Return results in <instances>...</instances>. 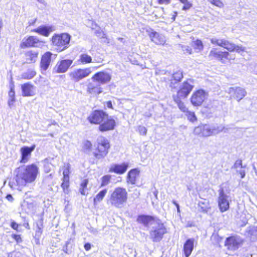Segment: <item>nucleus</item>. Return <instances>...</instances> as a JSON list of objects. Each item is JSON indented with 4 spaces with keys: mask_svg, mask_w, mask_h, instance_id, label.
Listing matches in <instances>:
<instances>
[{
    "mask_svg": "<svg viewBox=\"0 0 257 257\" xmlns=\"http://www.w3.org/2000/svg\"><path fill=\"white\" fill-rule=\"evenodd\" d=\"M16 181L19 185H25L34 181L39 172L38 167L34 164L22 166L17 168Z\"/></svg>",
    "mask_w": 257,
    "mask_h": 257,
    "instance_id": "1",
    "label": "nucleus"
},
{
    "mask_svg": "<svg viewBox=\"0 0 257 257\" xmlns=\"http://www.w3.org/2000/svg\"><path fill=\"white\" fill-rule=\"evenodd\" d=\"M127 199V193L126 189L122 187H117L111 193L109 200L112 206L120 208L126 202Z\"/></svg>",
    "mask_w": 257,
    "mask_h": 257,
    "instance_id": "2",
    "label": "nucleus"
},
{
    "mask_svg": "<svg viewBox=\"0 0 257 257\" xmlns=\"http://www.w3.org/2000/svg\"><path fill=\"white\" fill-rule=\"evenodd\" d=\"M151 224L152 227L150 231V238L154 242H159L167 232L166 228L160 219H156L155 222Z\"/></svg>",
    "mask_w": 257,
    "mask_h": 257,
    "instance_id": "3",
    "label": "nucleus"
},
{
    "mask_svg": "<svg viewBox=\"0 0 257 257\" xmlns=\"http://www.w3.org/2000/svg\"><path fill=\"white\" fill-rule=\"evenodd\" d=\"M71 36L67 33L55 34L51 38L52 44L57 47V50L61 52L69 47Z\"/></svg>",
    "mask_w": 257,
    "mask_h": 257,
    "instance_id": "4",
    "label": "nucleus"
},
{
    "mask_svg": "<svg viewBox=\"0 0 257 257\" xmlns=\"http://www.w3.org/2000/svg\"><path fill=\"white\" fill-rule=\"evenodd\" d=\"M98 153L93 152L96 159L99 160L104 158L108 153L110 148L108 141L103 137H99L97 140Z\"/></svg>",
    "mask_w": 257,
    "mask_h": 257,
    "instance_id": "5",
    "label": "nucleus"
},
{
    "mask_svg": "<svg viewBox=\"0 0 257 257\" xmlns=\"http://www.w3.org/2000/svg\"><path fill=\"white\" fill-rule=\"evenodd\" d=\"M194 87V81L192 79H188L182 83L180 86L176 95L174 96L186 98L189 95Z\"/></svg>",
    "mask_w": 257,
    "mask_h": 257,
    "instance_id": "6",
    "label": "nucleus"
},
{
    "mask_svg": "<svg viewBox=\"0 0 257 257\" xmlns=\"http://www.w3.org/2000/svg\"><path fill=\"white\" fill-rule=\"evenodd\" d=\"M208 56L211 59L217 60L222 63H224L226 60H229L231 59L229 57L230 54L228 52L220 51L216 48H213L210 50Z\"/></svg>",
    "mask_w": 257,
    "mask_h": 257,
    "instance_id": "7",
    "label": "nucleus"
},
{
    "mask_svg": "<svg viewBox=\"0 0 257 257\" xmlns=\"http://www.w3.org/2000/svg\"><path fill=\"white\" fill-rule=\"evenodd\" d=\"M219 197L218 199V207L220 211L221 212H225L229 209V196L226 194L224 192L223 188H220L218 190Z\"/></svg>",
    "mask_w": 257,
    "mask_h": 257,
    "instance_id": "8",
    "label": "nucleus"
},
{
    "mask_svg": "<svg viewBox=\"0 0 257 257\" xmlns=\"http://www.w3.org/2000/svg\"><path fill=\"white\" fill-rule=\"evenodd\" d=\"M107 114L102 110H95L92 112L87 119L91 123L99 124L105 120Z\"/></svg>",
    "mask_w": 257,
    "mask_h": 257,
    "instance_id": "9",
    "label": "nucleus"
},
{
    "mask_svg": "<svg viewBox=\"0 0 257 257\" xmlns=\"http://www.w3.org/2000/svg\"><path fill=\"white\" fill-rule=\"evenodd\" d=\"M207 97V93L203 89H199L193 93L191 97V102L194 106H200Z\"/></svg>",
    "mask_w": 257,
    "mask_h": 257,
    "instance_id": "10",
    "label": "nucleus"
},
{
    "mask_svg": "<svg viewBox=\"0 0 257 257\" xmlns=\"http://www.w3.org/2000/svg\"><path fill=\"white\" fill-rule=\"evenodd\" d=\"M91 72L90 68L77 69L70 72L69 75L75 82H78L80 80L87 77Z\"/></svg>",
    "mask_w": 257,
    "mask_h": 257,
    "instance_id": "11",
    "label": "nucleus"
},
{
    "mask_svg": "<svg viewBox=\"0 0 257 257\" xmlns=\"http://www.w3.org/2000/svg\"><path fill=\"white\" fill-rule=\"evenodd\" d=\"M242 239L238 235H232L227 237L225 242V245L230 250H236L242 243Z\"/></svg>",
    "mask_w": 257,
    "mask_h": 257,
    "instance_id": "12",
    "label": "nucleus"
},
{
    "mask_svg": "<svg viewBox=\"0 0 257 257\" xmlns=\"http://www.w3.org/2000/svg\"><path fill=\"white\" fill-rule=\"evenodd\" d=\"M227 92L238 101L241 100L247 94L245 89L240 87H232L228 88Z\"/></svg>",
    "mask_w": 257,
    "mask_h": 257,
    "instance_id": "13",
    "label": "nucleus"
},
{
    "mask_svg": "<svg viewBox=\"0 0 257 257\" xmlns=\"http://www.w3.org/2000/svg\"><path fill=\"white\" fill-rule=\"evenodd\" d=\"M194 134L203 137L211 136L210 125L208 124H201L194 128Z\"/></svg>",
    "mask_w": 257,
    "mask_h": 257,
    "instance_id": "14",
    "label": "nucleus"
},
{
    "mask_svg": "<svg viewBox=\"0 0 257 257\" xmlns=\"http://www.w3.org/2000/svg\"><path fill=\"white\" fill-rule=\"evenodd\" d=\"M115 126V120L111 116L107 115V116L105 118V120H103L99 125V130L102 132H106L113 130Z\"/></svg>",
    "mask_w": 257,
    "mask_h": 257,
    "instance_id": "15",
    "label": "nucleus"
},
{
    "mask_svg": "<svg viewBox=\"0 0 257 257\" xmlns=\"http://www.w3.org/2000/svg\"><path fill=\"white\" fill-rule=\"evenodd\" d=\"M111 78V75L108 73L104 71L96 73L91 78L93 81H96L101 84L109 82Z\"/></svg>",
    "mask_w": 257,
    "mask_h": 257,
    "instance_id": "16",
    "label": "nucleus"
},
{
    "mask_svg": "<svg viewBox=\"0 0 257 257\" xmlns=\"http://www.w3.org/2000/svg\"><path fill=\"white\" fill-rule=\"evenodd\" d=\"M41 41L36 36H31L27 38H24L21 44V47L25 48L31 47H37V44Z\"/></svg>",
    "mask_w": 257,
    "mask_h": 257,
    "instance_id": "17",
    "label": "nucleus"
},
{
    "mask_svg": "<svg viewBox=\"0 0 257 257\" xmlns=\"http://www.w3.org/2000/svg\"><path fill=\"white\" fill-rule=\"evenodd\" d=\"M73 60L65 59L58 62L55 66L54 69L58 73L66 72L70 65L72 64Z\"/></svg>",
    "mask_w": 257,
    "mask_h": 257,
    "instance_id": "18",
    "label": "nucleus"
},
{
    "mask_svg": "<svg viewBox=\"0 0 257 257\" xmlns=\"http://www.w3.org/2000/svg\"><path fill=\"white\" fill-rule=\"evenodd\" d=\"M195 239L194 238H188L183 244V251L185 257H189L194 248Z\"/></svg>",
    "mask_w": 257,
    "mask_h": 257,
    "instance_id": "19",
    "label": "nucleus"
},
{
    "mask_svg": "<svg viewBox=\"0 0 257 257\" xmlns=\"http://www.w3.org/2000/svg\"><path fill=\"white\" fill-rule=\"evenodd\" d=\"M52 53L50 51L45 52L42 56L40 61V68L43 71H46L49 68L51 61Z\"/></svg>",
    "mask_w": 257,
    "mask_h": 257,
    "instance_id": "20",
    "label": "nucleus"
},
{
    "mask_svg": "<svg viewBox=\"0 0 257 257\" xmlns=\"http://www.w3.org/2000/svg\"><path fill=\"white\" fill-rule=\"evenodd\" d=\"M54 30L52 25H41L36 29H32L31 32L37 33L45 37H48L50 34Z\"/></svg>",
    "mask_w": 257,
    "mask_h": 257,
    "instance_id": "21",
    "label": "nucleus"
},
{
    "mask_svg": "<svg viewBox=\"0 0 257 257\" xmlns=\"http://www.w3.org/2000/svg\"><path fill=\"white\" fill-rule=\"evenodd\" d=\"M128 164L127 163H123L121 164H113L110 165L109 172H113L117 174L124 173L127 169Z\"/></svg>",
    "mask_w": 257,
    "mask_h": 257,
    "instance_id": "22",
    "label": "nucleus"
},
{
    "mask_svg": "<svg viewBox=\"0 0 257 257\" xmlns=\"http://www.w3.org/2000/svg\"><path fill=\"white\" fill-rule=\"evenodd\" d=\"M35 87L30 82L21 85L22 96L24 97L32 96L35 94Z\"/></svg>",
    "mask_w": 257,
    "mask_h": 257,
    "instance_id": "23",
    "label": "nucleus"
},
{
    "mask_svg": "<svg viewBox=\"0 0 257 257\" xmlns=\"http://www.w3.org/2000/svg\"><path fill=\"white\" fill-rule=\"evenodd\" d=\"M156 217L152 215L142 214L138 216L137 221L139 223L143 224L145 227H148L150 224L155 222Z\"/></svg>",
    "mask_w": 257,
    "mask_h": 257,
    "instance_id": "24",
    "label": "nucleus"
},
{
    "mask_svg": "<svg viewBox=\"0 0 257 257\" xmlns=\"http://www.w3.org/2000/svg\"><path fill=\"white\" fill-rule=\"evenodd\" d=\"M35 145L29 147L27 146H24L21 149V159L20 162L22 163H25L29 160V157L31 155V153L34 151L35 149Z\"/></svg>",
    "mask_w": 257,
    "mask_h": 257,
    "instance_id": "25",
    "label": "nucleus"
},
{
    "mask_svg": "<svg viewBox=\"0 0 257 257\" xmlns=\"http://www.w3.org/2000/svg\"><path fill=\"white\" fill-rule=\"evenodd\" d=\"M151 40L157 45H164L166 42L163 35L159 34L156 31H153L149 34Z\"/></svg>",
    "mask_w": 257,
    "mask_h": 257,
    "instance_id": "26",
    "label": "nucleus"
},
{
    "mask_svg": "<svg viewBox=\"0 0 257 257\" xmlns=\"http://www.w3.org/2000/svg\"><path fill=\"white\" fill-rule=\"evenodd\" d=\"M26 63L31 64L35 63L37 59L38 52L33 50H30L25 52L24 53Z\"/></svg>",
    "mask_w": 257,
    "mask_h": 257,
    "instance_id": "27",
    "label": "nucleus"
},
{
    "mask_svg": "<svg viewBox=\"0 0 257 257\" xmlns=\"http://www.w3.org/2000/svg\"><path fill=\"white\" fill-rule=\"evenodd\" d=\"M244 235L250 238L251 241H254L257 240V227L250 226L246 229Z\"/></svg>",
    "mask_w": 257,
    "mask_h": 257,
    "instance_id": "28",
    "label": "nucleus"
},
{
    "mask_svg": "<svg viewBox=\"0 0 257 257\" xmlns=\"http://www.w3.org/2000/svg\"><path fill=\"white\" fill-rule=\"evenodd\" d=\"M228 131V128L225 127L224 125L220 124L218 125L212 124L210 125V132L211 133V136H215L221 132H223L224 133H227Z\"/></svg>",
    "mask_w": 257,
    "mask_h": 257,
    "instance_id": "29",
    "label": "nucleus"
},
{
    "mask_svg": "<svg viewBox=\"0 0 257 257\" xmlns=\"http://www.w3.org/2000/svg\"><path fill=\"white\" fill-rule=\"evenodd\" d=\"M87 91L88 93L91 94H99L102 92L99 85L92 83H89L88 84Z\"/></svg>",
    "mask_w": 257,
    "mask_h": 257,
    "instance_id": "30",
    "label": "nucleus"
},
{
    "mask_svg": "<svg viewBox=\"0 0 257 257\" xmlns=\"http://www.w3.org/2000/svg\"><path fill=\"white\" fill-rule=\"evenodd\" d=\"M139 172L137 169L131 170L127 173V182L135 184L136 181L137 176L139 175Z\"/></svg>",
    "mask_w": 257,
    "mask_h": 257,
    "instance_id": "31",
    "label": "nucleus"
},
{
    "mask_svg": "<svg viewBox=\"0 0 257 257\" xmlns=\"http://www.w3.org/2000/svg\"><path fill=\"white\" fill-rule=\"evenodd\" d=\"M107 192V189H104L101 190L93 198L94 205H96L98 203H99L100 202H101L103 200V198L105 196Z\"/></svg>",
    "mask_w": 257,
    "mask_h": 257,
    "instance_id": "32",
    "label": "nucleus"
},
{
    "mask_svg": "<svg viewBox=\"0 0 257 257\" xmlns=\"http://www.w3.org/2000/svg\"><path fill=\"white\" fill-rule=\"evenodd\" d=\"M36 229L35 231V235L40 237L43 232V219L41 218L36 222Z\"/></svg>",
    "mask_w": 257,
    "mask_h": 257,
    "instance_id": "33",
    "label": "nucleus"
},
{
    "mask_svg": "<svg viewBox=\"0 0 257 257\" xmlns=\"http://www.w3.org/2000/svg\"><path fill=\"white\" fill-rule=\"evenodd\" d=\"M198 206L200 207L201 211L207 213L210 208L209 201L204 199L198 202Z\"/></svg>",
    "mask_w": 257,
    "mask_h": 257,
    "instance_id": "34",
    "label": "nucleus"
},
{
    "mask_svg": "<svg viewBox=\"0 0 257 257\" xmlns=\"http://www.w3.org/2000/svg\"><path fill=\"white\" fill-rule=\"evenodd\" d=\"M173 98L174 101L177 104L178 107L182 111L184 112L187 111V108L186 107L184 103L181 101V99H183V98L174 95L173 96Z\"/></svg>",
    "mask_w": 257,
    "mask_h": 257,
    "instance_id": "35",
    "label": "nucleus"
},
{
    "mask_svg": "<svg viewBox=\"0 0 257 257\" xmlns=\"http://www.w3.org/2000/svg\"><path fill=\"white\" fill-rule=\"evenodd\" d=\"M88 183V180L87 179H84L80 184L79 188V192L81 195H86L88 193V189L87 188V185Z\"/></svg>",
    "mask_w": 257,
    "mask_h": 257,
    "instance_id": "36",
    "label": "nucleus"
},
{
    "mask_svg": "<svg viewBox=\"0 0 257 257\" xmlns=\"http://www.w3.org/2000/svg\"><path fill=\"white\" fill-rule=\"evenodd\" d=\"M191 46L193 47L197 52H201L204 48L203 43L199 39L193 41L191 43Z\"/></svg>",
    "mask_w": 257,
    "mask_h": 257,
    "instance_id": "37",
    "label": "nucleus"
},
{
    "mask_svg": "<svg viewBox=\"0 0 257 257\" xmlns=\"http://www.w3.org/2000/svg\"><path fill=\"white\" fill-rule=\"evenodd\" d=\"M36 74V72L32 69H28L26 72L23 73L21 75V78L24 79H31Z\"/></svg>",
    "mask_w": 257,
    "mask_h": 257,
    "instance_id": "38",
    "label": "nucleus"
},
{
    "mask_svg": "<svg viewBox=\"0 0 257 257\" xmlns=\"http://www.w3.org/2000/svg\"><path fill=\"white\" fill-rule=\"evenodd\" d=\"M210 42L213 44H215L224 48L226 43H227V40L225 39H217L215 38H213L210 39Z\"/></svg>",
    "mask_w": 257,
    "mask_h": 257,
    "instance_id": "39",
    "label": "nucleus"
},
{
    "mask_svg": "<svg viewBox=\"0 0 257 257\" xmlns=\"http://www.w3.org/2000/svg\"><path fill=\"white\" fill-rule=\"evenodd\" d=\"M82 64L89 63L92 62V58L86 54H81L79 60Z\"/></svg>",
    "mask_w": 257,
    "mask_h": 257,
    "instance_id": "40",
    "label": "nucleus"
},
{
    "mask_svg": "<svg viewBox=\"0 0 257 257\" xmlns=\"http://www.w3.org/2000/svg\"><path fill=\"white\" fill-rule=\"evenodd\" d=\"M172 77L173 78L174 80L176 82H180L183 77L182 71L179 70L175 72L173 74Z\"/></svg>",
    "mask_w": 257,
    "mask_h": 257,
    "instance_id": "41",
    "label": "nucleus"
},
{
    "mask_svg": "<svg viewBox=\"0 0 257 257\" xmlns=\"http://www.w3.org/2000/svg\"><path fill=\"white\" fill-rule=\"evenodd\" d=\"M69 169H70V165L68 164L66 166H65V169L63 171V179H65V180H69Z\"/></svg>",
    "mask_w": 257,
    "mask_h": 257,
    "instance_id": "42",
    "label": "nucleus"
},
{
    "mask_svg": "<svg viewBox=\"0 0 257 257\" xmlns=\"http://www.w3.org/2000/svg\"><path fill=\"white\" fill-rule=\"evenodd\" d=\"M111 176L110 175H105L101 178L102 182L101 183V186H105L108 184L110 182Z\"/></svg>",
    "mask_w": 257,
    "mask_h": 257,
    "instance_id": "43",
    "label": "nucleus"
},
{
    "mask_svg": "<svg viewBox=\"0 0 257 257\" xmlns=\"http://www.w3.org/2000/svg\"><path fill=\"white\" fill-rule=\"evenodd\" d=\"M69 180H65V179H63V182L61 184V187L65 193H68L69 192Z\"/></svg>",
    "mask_w": 257,
    "mask_h": 257,
    "instance_id": "44",
    "label": "nucleus"
},
{
    "mask_svg": "<svg viewBox=\"0 0 257 257\" xmlns=\"http://www.w3.org/2000/svg\"><path fill=\"white\" fill-rule=\"evenodd\" d=\"M71 241V238H69L66 241L65 245L63 247L62 250L67 254H70L71 252V250L68 249V245L70 244Z\"/></svg>",
    "mask_w": 257,
    "mask_h": 257,
    "instance_id": "45",
    "label": "nucleus"
},
{
    "mask_svg": "<svg viewBox=\"0 0 257 257\" xmlns=\"http://www.w3.org/2000/svg\"><path fill=\"white\" fill-rule=\"evenodd\" d=\"M187 118L189 121L193 122L197 120V117L194 112L191 111H187Z\"/></svg>",
    "mask_w": 257,
    "mask_h": 257,
    "instance_id": "46",
    "label": "nucleus"
},
{
    "mask_svg": "<svg viewBox=\"0 0 257 257\" xmlns=\"http://www.w3.org/2000/svg\"><path fill=\"white\" fill-rule=\"evenodd\" d=\"M224 48L227 49L228 51L230 52L234 51L235 44L227 41V43H226L225 46L224 47Z\"/></svg>",
    "mask_w": 257,
    "mask_h": 257,
    "instance_id": "47",
    "label": "nucleus"
},
{
    "mask_svg": "<svg viewBox=\"0 0 257 257\" xmlns=\"http://www.w3.org/2000/svg\"><path fill=\"white\" fill-rule=\"evenodd\" d=\"M94 33L97 37L100 38H104L106 37L105 34L104 33L99 27H98L97 29L95 30Z\"/></svg>",
    "mask_w": 257,
    "mask_h": 257,
    "instance_id": "48",
    "label": "nucleus"
},
{
    "mask_svg": "<svg viewBox=\"0 0 257 257\" xmlns=\"http://www.w3.org/2000/svg\"><path fill=\"white\" fill-rule=\"evenodd\" d=\"M245 166H243L242 164V161L241 160H237L235 162L234 164L233 165L232 168L235 169L236 170L239 169V168H244Z\"/></svg>",
    "mask_w": 257,
    "mask_h": 257,
    "instance_id": "49",
    "label": "nucleus"
},
{
    "mask_svg": "<svg viewBox=\"0 0 257 257\" xmlns=\"http://www.w3.org/2000/svg\"><path fill=\"white\" fill-rule=\"evenodd\" d=\"M182 48L184 53H188L189 54H192V51L190 47L184 45L182 46Z\"/></svg>",
    "mask_w": 257,
    "mask_h": 257,
    "instance_id": "50",
    "label": "nucleus"
},
{
    "mask_svg": "<svg viewBox=\"0 0 257 257\" xmlns=\"http://www.w3.org/2000/svg\"><path fill=\"white\" fill-rule=\"evenodd\" d=\"M138 131L141 135L145 136L147 133V129L144 126L140 125L138 127Z\"/></svg>",
    "mask_w": 257,
    "mask_h": 257,
    "instance_id": "51",
    "label": "nucleus"
},
{
    "mask_svg": "<svg viewBox=\"0 0 257 257\" xmlns=\"http://www.w3.org/2000/svg\"><path fill=\"white\" fill-rule=\"evenodd\" d=\"M208 1L212 4L219 7H221L223 5L222 3L220 0H208Z\"/></svg>",
    "mask_w": 257,
    "mask_h": 257,
    "instance_id": "52",
    "label": "nucleus"
},
{
    "mask_svg": "<svg viewBox=\"0 0 257 257\" xmlns=\"http://www.w3.org/2000/svg\"><path fill=\"white\" fill-rule=\"evenodd\" d=\"M92 147L91 142L89 141H86L84 144L83 149L86 151H90Z\"/></svg>",
    "mask_w": 257,
    "mask_h": 257,
    "instance_id": "53",
    "label": "nucleus"
},
{
    "mask_svg": "<svg viewBox=\"0 0 257 257\" xmlns=\"http://www.w3.org/2000/svg\"><path fill=\"white\" fill-rule=\"evenodd\" d=\"M12 237L16 241L17 243H21L23 241L21 235L19 234H13L12 235Z\"/></svg>",
    "mask_w": 257,
    "mask_h": 257,
    "instance_id": "54",
    "label": "nucleus"
},
{
    "mask_svg": "<svg viewBox=\"0 0 257 257\" xmlns=\"http://www.w3.org/2000/svg\"><path fill=\"white\" fill-rule=\"evenodd\" d=\"M20 225L18 224L17 222H16L14 220H11V227L16 230H18V227Z\"/></svg>",
    "mask_w": 257,
    "mask_h": 257,
    "instance_id": "55",
    "label": "nucleus"
},
{
    "mask_svg": "<svg viewBox=\"0 0 257 257\" xmlns=\"http://www.w3.org/2000/svg\"><path fill=\"white\" fill-rule=\"evenodd\" d=\"M184 6L182 8V10L186 11L190 9L192 7V4L189 1L184 4Z\"/></svg>",
    "mask_w": 257,
    "mask_h": 257,
    "instance_id": "56",
    "label": "nucleus"
},
{
    "mask_svg": "<svg viewBox=\"0 0 257 257\" xmlns=\"http://www.w3.org/2000/svg\"><path fill=\"white\" fill-rule=\"evenodd\" d=\"M243 168H239L236 170V172L237 173H238V174H240V177H241V178H244L245 176V170L242 169Z\"/></svg>",
    "mask_w": 257,
    "mask_h": 257,
    "instance_id": "57",
    "label": "nucleus"
},
{
    "mask_svg": "<svg viewBox=\"0 0 257 257\" xmlns=\"http://www.w3.org/2000/svg\"><path fill=\"white\" fill-rule=\"evenodd\" d=\"M14 85L13 84V86L11 87V89L9 92V97H15V92L14 91Z\"/></svg>",
    "mask_w": 257,
    "mask_h": 257,
    "instance_id": "58",
    "label": "nucleus"
},
{
    "mask_svg": "<svg viewBox=\"0 0 257 257\" xmlns=\"http://www.w3.org/2000/svg\"><path fill=\"white\" fill-rule=\"evenodd\" d=\"M244 51V48L242 47L241 46H238V45H235L234 51L239 53L241 51Z\"/></svg>",
    "mask_w": 257,
    "mask_h": 257,
    "instance_id": "59",
    "label": "nucleus"
},
{
    "mask_svg": "<svg viewBox=\"0 0 257 257\" xmlns=\"http://www.w3.org/2000/svg\"><path fill=\"white\" fill-rule=\"evenodd\" d=\"M158 2L160 5H168L171 3V0H158Z\"/></svg>",
    "mask_w": 257,
    "mask_h": 257,
    "instance_id": "60",
    "label": "nucleus"
},
{
    "mask_svg": "<svg viewBox=\"0 0 257 257\" xmlns=\"http://www.w3.org/2000/svg\"><path fill=\"white\" fill-rule=\"evenodd\" d=\"M84 247L86 250L88 251L91 249V245L90 243L87 242L84 244Z\"/></svg>",
    "mask_w": 257,
    "mask_h": 257,
    "instance_id": "61",
    "label": "nucleus"
},
{
    "mask_svg": "<svg viewBox=\"0 0 257 257\" xmlns=\"http://www.w3.org/2000/svg\"><path fill=\"white\" fill-rule=\"evenodd\" d=\"M6 198L8 201H9L11 202H12L14 201V198L12 196V194H7Z\"/></svg>",
    "mask_w": 257,
    "mask_h": 257,
    "instance_id": "62",
    "label": "nucleus"
},
{
    "mask_svg": "<svg viewBox=\"0 0 257 257\" xmlns=\"http://www.w3.org/2000/svg\"><path fill=\"white\" fill-rule=\"evenodd\" d=\"M173 203L176 206L178 213H180L179 204L175 200H173Z\"/></svg>",
    "mask_w": 257,
    "mask_h": 257,
    "instance_id": "63",
    "label": "nucleus"
},
{
    "mask_svg": "<svg viewBox=\"0 0 257 257\" xmlns=\"http://www.w3.org/2000/svg\"><path fill=\"white\" fill-rule=\"evenodd\" d=\"M106 106L109 108H111V109H113V106H112V102L111 101H106L105 103Z\"/></svg>",
    "mask_w": 257,
    "mask_h": 257,
    "instance_id": "64",
    "label": "nucleus"
}]
</instances>
